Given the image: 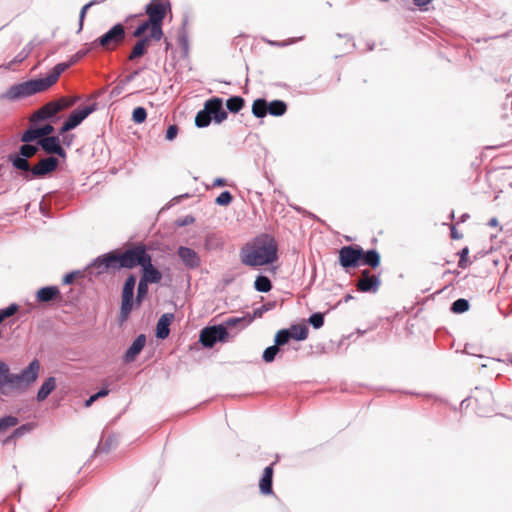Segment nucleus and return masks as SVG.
I'll list each match as a JSON object with an SVG mask.
<instances>
[{"label": "nucleus", "instance_id": "0eeeda50", "mask_svg": "<svg viewBox=\"0 0 512 512\" xmlns=\"http://www.w3.org/2000/svg\"><path fill=\"white\" fill-rule=\"evenodd\" d=\"M59 165L57 158L49 156L41 159L36 165L29 166L28 170L22 173L25 180L41 179L54 172Z\"/></svg>", "mask_w": 512, "mask_h": 512}, {"label": "nucleus", "instance_id": "cd10ccee", "mask_svg": "<svg viewBox=\"0 0 512 512\" xmlns=\"http://www.w3.org/2000/svg\"><path fill=\"white\" fill-rule=\"evenodd\" d=\"M268 102L264 98L254 100L252 104V113L256 118H264L268 114Z\"/></svg>", "mask_w": 512, "mask_h": 512}, {"label": "nucleus", "instance_id": "a18cd8bd", "mask_svg": "<svg viewBox=\"0 0 512 512\" xmlns=\"http://www.w3.org/2000/svg\"><path fill=\"white\" fill-rule=\"evenodd\" d=\"M148 284L147 282L143 280H139L138 287H137V295H136V303L140 304L144 298L147 296L148 293Z\"/></svg>", "mask_w": 512, "mask_h": 512}, {"label": "nucleus", "instance_id": "4d7b16f0", "mask_svg": "<svg viewBox=\"0 0 512 512\" xmlns=\"http://www.w3.org/2000/svg\"><path fill=\"white\" fill-rule=\"evenodd\" d=\"M110 390L108 389V387H102L96 394V397L99 399V398H102V397H105L109 394Z\"/></svg>", "mask_w": 512, "mask_h": 512}, {"label": "nucleus", "instance_id": "423d86ee", "mask_svg": "<svg viewBox=\"0 0 512 512\" xmlns=\"http://www.w3.org/2000/svg\"><path fill=\"white\" fill-rule=\"evenodd\" d=\"M126 37V30L122 23L113 25L107 32L91 42L92 48L101 47L105 51L114 50Z\"/></svg>", "mask_w": 512, "mask_h": 512}, {"label": "nucleus", "instance_id": "dca6fc26", "mask_svg": "<svg viewBox=\"0 0 512 512\" xmlns=\"http://www.w3.org/2000/svg\"><path fill=\"white\" fill-rule=\"evenodd\" d=\"M170 7L171 5L169 1L161 2L159 0H151L146 5L145 11L150 22H163L167 11L170 10Z\"/></svg>", "mask_w": 512, "mask_h": 512}, {"label": "nucleus", "instance_id": "c9c22d12", "mask_svg": "<svg viewBox=\"0 0 512 512\" xmlns=\"http://www.w3.org/2000/svg\"><path fill=\"white\" fill-rule=\"evenodd\" d=\"M469 308H470L469 301L465 298H459L451 304L450 311L454 314H462V313L468 311Z\"/></svg>", "mask_w": 512, "mask_h": 512}, {"label": "nucleus", "instance_id": "13d9d810", "mask_svg": "<svg viewBox=\"0 0 512 512\" xmlns=\"http://www.w3.org/2000/svg\"><path fill=\"white\" fill-rule=\"evenodd\" d=\"M268 308H266L264 305L261 308L255 309L253 315H251L254 318L261 317L263 311H267Z\"/></svg>", "mask_w": 512, "mask_h": 512}, {"label": "nucleus", "instance_id": "a211bd4d", "mask_svg": "<svg viewBox=\"0 0 512 512\" xmlns=\"http://www.w3.org/2000/svg\"><path fill=\"white\" fill-rule=\"evenodd\" d=\"M205 109L209 112L215 123H222L227 119L228 114L223 108V101L219 97H212L204 104Z\"/></svg>", "mask_w": 512, "mask_h": 512}, {"label": "nucleus", "instance_id": "bb28decb", "mask_svg": "<svg viewBox=\"0 0 512 512\" xmlns=\"http://www.w3.org/2000/svg\"><path fill=\"white\" fill-rule=\"evenodd\" d=\"M149 46V37L144 36L140 38L136 44L133 46L131 53L128 56L130 61H133L137 58L144 56L147 52V48Z\"/></svg>", "mask_w": 512, "mask_h": 512}, {"label": "nucleus", "instance_id": "f704fd0d", "mask_svg": "<svg viewBox=\"0 0 512 512\" xmlns=\"http://www.w3.org/2000/svg\"><path fill=\"white\" fill-rule=\"evenodd\" d=\"M212 120H213V118L211 117L209 112L204 107L202 110L197 112V114L195 116V125L198 128H205V127L209 126V124L211 123Z\"/></svg>", "mask_w": 512, "mask_h": 512}, {"label": "nucleus", "instance_id": "0e129e2a", "mask_svg": "<svg viewBox=\"0 0 512 512\" xmlns=\"http://www.w3.org/2000/svg\"><path fill=\"white\" fill-rule=\"evenodd\" d=\"M451 237L453 239H460L461 238V235L458 233V231L456 230L455 227L451 228Z\"/></svg>", "mask_w": 512, "mask_h": 512}, {"label": "nucleus", "instance_id": "4be33fe9", "mask_svg": "<svg viewBox=\"0 0 512 512\" xmlns=\"http://www.w3.org/2000/svg\"><path fill=\"white\" fill-rule=\"evenodd\" d=\"M174 320L173 313H164L158 320L156 325V337L158 339L164 340L170 334V325Z\"/></svg>", "mask_w": 512, "mask_h": 512}, {"label": "nucleus", "instance_id": "603ef678", "mask_svg": "<svg viewBox=\"0 0 512 512\" xmlns=\"http://www.w3.org/2000/svg\"><path fill=\"white\" fill-rule=\"evenodd\" d=\"M178 127L176 125H170L168 126L167 130H166V134H165V138L168 140V141H172L174 140L176 137H177V134H178Z\"/></svg>", "mask_w": 512, "mask_h": 512}, {"label": "nucleus", "instance_id": "e2e57ef3", "mask_svg": "<svg viewBox=\"0 0 512 512\" xmlns=\"http://www.w3.org/2000/svg\"><path fill=\"white\" fill-rule=\"evenodd\" d=\"M194 221V218L191 216H187L181 223H179V226H184L187 224H190Z\"/></svg>", "mask_w": 512, "mask_h": 512}, {"label": "nucleus", "instance_id": "6ab92c4d", "mask_svg": "<svg viewBox=\"0 0 512 512\" xmlns=\"http://www.w3.org/2000/svg\"><path fill=\"white\" fill-rule=\"evenodd\" d=\"M35 297L38 303L49 304L61 300V292L58 286H44L36 292Z\"/></svg>", "mask_w": 512, "mask_h": 512}, {"label": "nucleus", "instance_id": "f257e3e1", "mask_svg": "<svg viewBox=\"0 0 512 512\" xmlns=\"http://www.w3.org/2000/svg\"><path fill=\"white\" fill-rule=\"evenodd\" d=\"M95 49L96 48L91 47V43L85 44L82 49L71 56L69 61L56 64L47 76L14 84L10 86L6 92L0 95V99L17 101L46 91L57 82L64 71L77 63L80 59L84 58L90 51Z\"/></svg>", "mask_w": 512, "mask_h": 512}, {"label": "nucleus", "instance_id": "09e8293b", "mask_svg": "<svg viewBox=\"0 0 512 512\" xmlns=\"http://www.w3.org/2000/svg\"><path fill=\"white\" fill-rule=\"evenodd\" d=\"M151 23H152V22H150V20H149V19H148V20H146V21H144V22H142V23H141L140 25H138V26L136 27V29L134 30V32H133V36H134V37H137V38L142 37V36L145 34V32L150 28Z\"/></svg>", "mask_w": 512, "mask_h": 512}, {"label": "nucleus", "instance_id": "c756f323", "mask_svg": "<svg viewBox=\"0 0 512 512\" xmlns=\"http://www.w3.org/2000/svg\"><path fill=\"white\" fill-rule=\"evenodd\" d=\"M34 45L32 42H29L27 45L23 47V49L8 63V68H12L17 64L22 63L32 52Z\"/></svg>", "mask_w": 512, "mask_h": 512}, {"label": "nucleus", "instance_id": "f3484780", "mask_svg": "<svg viewBox=\"0 0 512 512\" xmlns=\"http://www.w3.org/2000/svg\"><path fill=\"white\" fill-rule=\"evenodd\" d=\"M38 145L47 154L57 155L61 158L66 157V152L61 146L59 136H48L38 140Z\"/></svg>", "mask_w": 512, "mask_h": 512}, {"label": "nucleus", "instance_id": "e433bc0d", "mask_svg": "<svg viewBox=\"0 0 512 512\" xmlns=\"http://www.w3.org/2000/svg\"><path fill=\"white\" fill-rule=\"evenodd\" d=\"M41 139L40 138V134L37 130V126H30L28 129H26L22 136H21V141L24 142V143H30L33 142V141H37Z\"/></svg>", "mask_w": 512, "mask_h": 512}, {"label": "nucleus", "instance_id": "b1692460", "mask_svg": "<svg viewBox=\"0 0 512 512\" xmlns=\"http://www.w3.org/2000/svg\"><path fill=\"white\" fill-rule=\"evenodd\" d=\"M273 464L265 467L259 482L260 492L264 495L273 493Z\"/></svg>", "mask_w": 512, "mask_h": 512}, {"label": "nucleus", "instance_id": "338daca9", "mask_svg": "<svg viewBox=\"0 0 512 512\" xmlns=\"http://www.w3.org/2000/svg\"><path fill=\"white\" fill-rule=\"evenodd\" d=\"M488 225L491 227H496L498 226V220L496 218H491L488 222Z\"/></svg>", "mask_w": 512, "mask_h": 512}, {"label": "nucleus", "instance_id": "ea45409f", "mask_svg": "<svg viewBox=\"0 0 512 512\" xmlns=\"http://www.w3.org/2000/svg\"><path fill=\"white\" fill-rule=\"evenodd\" d=\"M19 311V305L11 303L9 306L0 309V324L9 317H12Z\"/></svg>", "mask_w": 512, "mask_h": 512}, {"label": "nucleus", "instance_id": "f03ea898", "mask_svg": "<svg viewBox=\"0 0 512 512\" xmlns=\"http://www.w3.org/2000/svg\"><path fill=\"white\" fill-rule=\"evenodd\" d=\"M240 258L244 265L250 267L272 264L278 259V244L271 235L261 234L242 247Z\"/></svg>", "mask_w": 512, "mask_h": 512}, {"label": "nucleus", "instance_id": "412c9836", "mask_svg": "<svg viewBox=\"0 0 512 512\" xmlns=\"http://www.w3.org/2000/svg\"><path fill=\"white\" fill-rule=\"evenodd\" d=\"M146 344V336L144 334L138 335L132 344L124 353L123 360L125 363L135 361L136 357L141 353Z\"/></svg>", "mask_w": 512, "mask_h": 512}, {"label": "nucleus", "instance_id": "69168bd1", "mask_svg": "<svg viewBox=\"0 0 512 512\" xmlns=\"http://www.w3.org/2000/svg\"><path fill=\"white\" fill-rule=\"evenodd\" d=\"M72 137H73L72 135L64 136V137H63V143L69 146V145H70V143H71V139H72Z\"/></svg>", "mask_w": 512, "mask_h": 512}, {"label": "nucleus", "instance_id": "2eb2a0df", "mask_svg": "<svg viewBox=\"0 0 512 512\" xmlns=\"http://www.w3.org/2000/svg\"><path fill=\"white\" fill-rule=\"evenodd\" d=\"M177 256L188 270H195L201 266L202 261L200 255L190 247L179 246Z\"/></svg>", "mask_w": 512, "mask_h": 512}, {"label": "nucleus", "instance_id": "7ed1b4c3", "mask_svg": "<svg viewBox=\"0 0 512 512\" xmlns=\"http://www.w3.org/2000/svg\"><path fill=\"white\" fill-rule=\"evenodd\" d=\"M40 368V362L35 358L19 373H11L9 366L0 360V393L4 394L6 386L16 391L27 390L37 381Z\"/></svg>", "mask_w": 512, "mask_h": 512}, {"label": "nucleus", "instance_id": "5fc2aeb1", "mask_svg": "<svg viewBox=\"0 0 512 512\" xmlns=\"http://www.w3.org/2000/svg\"><path fill=\"white\" fill-rule=\"evenodd\" d=\"M79 274H80L79 271H72L70 273H67L63 277V284H65V285L72 284L75 281V279L79 276Z\"/></svg>", "mask_w": 512, "mask_h": 512}, {"label": "nucleus", "instance_id": "79ce46f5", "mask_svg": "<svg viewBox=\"0 0 512 512\" xmlns=\"http://www.w3.org/2000/svg\"><path fill=\"white\" fill-rule=\"evenodd\" d=\"M308 322L314 329H320L324 325V314L321 312L312 313Z\"/></svg>", "mask_w": 512, "mask_h": 512}, {"label": "nucleus", "instance_id": "58836bf2", "mask_svg": "<svg viewBox=\"0 0 512 512\" xmlns=\"http://www.w3.org/2000/svg\"><path fill=\"white\" fill-rule=\"evenodd\" d=\"M19 420L13 415H5L0 418V433L18 424Z\"/></svg>", "mask_w": 512, "mask_h": 512}, {"label": "nucleus", "instance_id": "2f4dec72", "mask_svg": "<svg viewBox=\"0 0 512 512\" xmlns=\"http://www.w3.org/2000/svg\"><path fill=\"white\" fill-rule=\"evenodd\" d=\"M288 330H291V337L296 341H303L308 337V327L305 324H294Z\"/></svg>", "mask_w": 512, "mask_h": 512}, {"label": "nucleus", "instance_id": "37998d69", "mask_svg": "<svg viewBox=\"0 0 512 512\" xmlns=\"http://www.w3.org/2000/svg\"><path fill=\"white\" fill-rule=\"evenodd\" d=\"M162 23L163 22H152L151 25H150V36L149 37V40L150 39H154V40H160L163 36V31H162Z\"/></svg>", "mask_w": 512, "mask_h": 512}, {"label": "nucleus", "instance_id": "052dcab7", "mask_svg": "<svg viewBox=\"0 0 512 512\" xmlns=\"http://www.w3.org/2000/svg\"><path fill=\"white\" fill-rule=\"evenodd\" d=\"M96 400H98V398L96 397V394H93L91 395L86 401H85V406L86 407H89L91 406Z\"/></svg>", "mask_w": 512, "mask_h": 512}, {"label": "nucleus", "instance_id": "7c9ffc66", "mask_svg": "<svg viewBox=\"0 0 512 512\" xmlns=\"http://www.w3.org/2000/svg\"><path fill=\"white\" fill-rule=\"evenodd\" d=\"M268 114L272 116H282L287 111V104L282 100H273L271 102H268Z\"/></svg>", "mask_w": 512, "mask_h": 512}, {"label": "nucleus", "instance_id": "72a5a7b5", "mask_svg": "<svg viewBox=\"0 0 512 512\" xmlns=\"http://www.w3.org/2000/svg\"><path fill=\"white\" fill-rule=\"evenodd\" d=\"M245 104V100L241 96H231L226 100V107L231 113H238Z\"/></svg>", "mask_w": 512, "mask_h": 512}, {"label": "nucleus", "instance_id": "a878e982", "mask_svg": "<svg viewBox=\"0 0 512 512\" xmlns=\"http://www.w3.org/2000/svg\"><path fill=\"white\" fill-rule=\"evenodd\" d=\"M56 388V378L53 376L48 377L39 388L36 399L38 402H43Z\"/></svg>", "mask_w": 512, "mask_h": 512}, {"label": "nucleus", "instance_id": "864d4df0", "mask_svg": "<svg viewBox=\"0 0 512 512\" xmlns=\"http://www.w3.org/2000/svg\"><path fill=\"white\" fill-rule=\"evenodd\" d=\"M111 445L112 440L110 438H107L105 441L101 440L95 452H107L110 449Z\"/></svg>", "mask_w": 512, "mask_h": 512}, {"label": "nucleus", "instance_id": "c03bdc74", "mask_svg": "<svg viewBox=\"0 0 512 512\" xmlns=\"http://www.w3.org/2000/svg\"><path fill=\"white\" fill-rule=\"evenodd\" d=\"M147 118V111L144 107H136L132 112V121L136 124L143 123Z\"/></svg>", "mask_w": 512, "mask_h": 512}, {"label": "nucleus", "instance_id": "aec40b11", "mask_svg": "<svg viewBox=\"0 0 512 512\" xmlns=\"http://www.w3.org/2000/svg\"><path fill=\"white\" fill-rule=\"evenodd\" d=\"M142 275L141 280L149 283L156 284L159 283L162 279V273L152 264V257L148 258L145 263L141 266Z\"/></svg>", "mask_w": 512, "mask_h": 512}, {"label": "nucleus", "instance_id": "5701e85b", "mask_svg": "<svg viewBox=\"0 0 512 512\" xmlns=\"http://www.w3.org/2000/svg\"><path fill=\"white\" fill-rule=\"evenodd\" d=\"M253 321V317L251 314L247 313L243 316H231L228 317L221 325L226 327V330L237 328L238 330H242L247 327Z\"/></svg>", "mask_w": 512, "mask_h": 512}, {"label": "nucleus", "instance_id": "9d476101", "mask_svg": "<svg viewBox=\"0 0 512 512\" xmlns=\"http://www.w3.org/2000/svg\"><path fill=\"white\" fill-rule=\"evenodd\" d=\"M228 338V331L224 325L208 326L201 330L199 342L205 348H212L218 342H224Z\"/></svg>", "mask_w": 512, "mask_h": 512}, {"label": "nucleus", "instance_id": "6e6552de", "mask_svg": "<svg viewBox=\"0 0 512 512\" xmlns=\"http://www.w3.org/2000/svg\"><path fill=\"white\" fill-rule=\"evenodd\" d=\"M39 148L38 142L36 144L24 143L20 146L19 152L9 154L8 159L16 170L23 173L30 166L28 160L38 152Z\"/></svg>", "mask_w": 512, "mask_h": 512}, {"label": "nucleus", "instance_id": "c85d7f7f", "mask_svg": "<svg viewBox=\"0 0 512 512\" xmlns=\"http://www.w3.org/2000/svg\"><path fill=\"white\" fill-rule=\"evenodd\" d=\"M35 427V424L34 423H25L19 427H17L12 433L11 435H9L5 440H4V444H8L10 443L13 439L15 438H20L22 436H24L25 434H28L30 433Z\"/></svg>", "mask_w": 512, "mask_h": 512}, {"label": "nucleus", "instance_id": "774afa93", "mask_svg": "<svg viewBox=\"0 0 512 512\" xmlns=\"http://www.w3.org/2000/svg\"><path fill=\"white\" fill-rule=\"evenodd\" d=\"M354 299V297L351 294H347L344 296L343 301L348 302L350 300Z\"/></svg>", "mask_w": 512, "mask_h": 512}, {"label": "nucleus", "instance_id": "a19ab883", "mask_svg": "<svg viewBox=\"0 0 512 512\" xmlns=\"http://www.w3.org/2000/svg\"><path fill=\"white\" fill-rule=\"evenodd\" d=\"M280 348L277 347L275 344L272 346L267 347L262 355V358L264 362L271 363L275 360L277 354L279 353Z\"/></svg>", "mask_w": 512, "mask_h": 512}, {"label": "nucleus", "instance_id": "4c0bfd02", "mask_svg": "<svg viewBox=\"0 0 512 512\" xmlns=\"http://www.w3.org/2000/svg\"><path fill=\"white\" fill-rule=\"evenodd\" d=\"M291 339V330H288V328L281 329L275 335L274 344L280 348V346L286 345Z\"/></svg>", "mask_w": 512, "mask_h": 512}, {"label": "nucleus", "instance_id": "20e7f679", "mask_svg": "<svg viewBox=\"0 0 512 512\" xmlns=\"http://www.w3.org/2000/svg\"><path fill=\"white\" fill-rule=\"evenodd\" d=\"M150 254L144 244H136L126 249L124 252L119 253L115 251L116 270L121 268L132 269L137 266H142L145 261H148Z\"/></svg>", "mask_w": 512, "mask_h": 512}, {"label": "nucleus", "instance_id": "393cba45", "mask_svg": "<svg viewBox=\"0 0 512 512\" xmlns=\"http://www.w3.org/2000/svg\"><path fill=\"white\" fill-rule=\"evenodd\" d=\"M381 256L376 249L364 250L362 248V257L360 265L368 266L372 269L377 268L380 265Z\"/></svg>", "mask_w": 512, "mask_h": 512}, {"label": "nucleus", "instance_id": "680f3d73", "mask_svg": "<svg viewBox=\"0 0 512 512\" xmlns=\"http://www.w3.org/2000/svg\"><path fill=\"white\" fill-rule=\"evenodd\" d=\"M226 185V180L223 178H216L213 182V186L221 187Z\"/></svg>", "mask_w": 512, "mask_h": 512}, {"label": "nucleus", "instance_id": "39448f33", "mask_svg": "<svg viewBox=\"0 0 512 512\" xmlns=\"http://www.w3.org/2000/svg\"><path fill=\"white\" fill-rule=\"evenodd\" d=\"M78 100V97H61L48 102L35 112L34 117L39 121L57 120L58 113L71 108Z\"/></svg>", "mask_w": 512, "mask_h": 512}, {"label": "nucleus", "instance_id": "f8f14e48", "mask_svg": "<svg viewBox=\"0 0 512 512\" xmlns=\"http://www.w3.org/2000/svg\"><path fill=\"white\" fill-rule=\"evenodd\" d=\"M97 108L96 103H93L88 106H84L81 108H77L68 116L67 120L63 123L62 127L59 130L60 134H64L70 130L75 129L79 126L91 113H93Z\"/></svg>", "mask_w": 512, "mask_h": 512}, {"label": "nucleus", "instance_id": "473e14b6", "mask_svg": "<svg viewBox=\"0 0 512 512\" xmlns=\"http://www.w3.org/2000/svg\"><path fill=\"white\" fill-rule=\"evenodd\" d=\"M254 288L258 292L267 293L272 289V282L269 277L260 274L255 279Z\"/></svg>", "mask_w": 512, "mask_h": 512}, {"label": "nucleus", "instance_id": "3c124183", "mask_svg": "<svg viewBox=\"0 0 512 512\" xmlns=\"http://www.w3.org/2000/svg\"><path fill=\"white\" fill-rule=\"evenodd\" d=\"M37 130L40 134V138L42 139L50 136V134L54 131V127L51 124H44L37 127Z\"/></svg>", "mask_w": 512, "mask_h": 512}, {"label": "nucleus", "instance_id": "de8ad7c7", "mask_svg": "<svg viewBox=\"0 0 512 512\" xmlns=\"http://www.w3.org/2000/svg\"><path fill=\"white\" fill-rule=\"evenodd\" d=\"M233 200V196L229 191L221 192L215 199V202L219 206H227Z\"/></svg>", "mask_w": 512, "mask_h": 512}, {"label": "nucleus", "instance_id": "ddd939ff", "mask_svg": "<svg viewBox=\"0 0 512 512\" xmlns=\"http://www.w3.org/2000/svg\"><path fill=\"white\" fill-rule=\"evenodd\" d=\"M110 269L116 270L115 251L98 256L86 267L88 273L95 275H100Z\"/></svg>", "mask_w": 512, "mask_h": 512}, {"label": "nucleus", "instance_id": "1a4fd4ad", "mask_svg": "<svg viewBox=\"0 0 512 512\" xmlns=\"http://www.w3.org/2000/svg\"><path fill=\"white\" fill-rule=\"evenodd\" d=\"M136 285V276L129 275L122 288V300L120 308V320L125 321L133 310L134 305V290Z\"/></svg>", "mask_w": 512, "mask_h": 512}, {"label": "nucleus", "instance_id": "49530a36", "mask_svg": "<svg viewBox=\"0 0 512 512\" xmlns=\"http://www.w3.org/2000/svg\"><path fill=\"white\" fill-rule=\"evenodd\" d=\"M459 261H458V267L461 269H465L470 265V261L468 260L469 255V249L468 247L462 248L459 252Z\"/></svg>", "mask_w": 512, "mask_h": 512}, {"label": "nucleus", "instance_id": "4468645a", "mask_svg": "<svg viewBox=\"0 0 512 512\" xmlns=\"http://www.w3.org/2000/svg\"><path fill=\"white\" fill-rule=\"evenodd\" d=\"M381 284L379 275L371 274L369 270L364 269L356 282V288L362 293H376Z\"/></svg>", "mask_w": 512, "mask_h": 512}, {"label": "nucleus", "instance_id": "6e6d98bb", "mask_svg": "<svg viewBox=\"0 0 512 512\" xmlns=\"http://www.w3.org/2000/svg\"><path fill=\"white\" fill-rule=\"evenodd\" d=\"M141 71H142V69L134 70L133 72H131L129 75H127L125 77L124 82L129 83V82L133 81L141 73Z\"/></svg>", "mask_w": 512, "mask_h": 512}, {"label": "nucleus", "instance_id": "8fccbe9b", "mask_svg": "<svg viewBox=\"0 0 512 512\" xmlns=\"http://www.w3.org/2000/svg\"><path fill=\"white\" fill-rule=\"evenodd\" d=\"M93 5H94V2H89V3L85 4L81 8L80 14H79V28H78V32H80L83 29V24H84V19H85L86 13H87L88 9L90 7H92Z\"/></svg>", "mask_w": 512, "mask_h": 512}, {"label": "nucleus", "instance_id": "9b49d317", "mask_svg": "<svg viewBox=\"0 0 512 512\" xmlns=\"http://www.w3.org/2000/svg\"><path fill=\"white\" fill-rule=\"evenodd\" d=\"M362 247L359 245H346L339 250V264L348 271L360 266Z\"/></svg>", "mask_w": 512, "mask_h": 512}, {"label": "nucleus", "instance_id": "bf43d9fd", "mask_svg": "<svg viewBox=\"0 0 512 512\" xmlns=\"http://www.w3.org/2000/svg\"><path fill=\"white\" fill-rule=\"evenodd\" d=\"M432 0H413V3L418 7H423L428 5Z\"/></svg>", "mask_w": 512, "mask_h": 512}]
</instances>
